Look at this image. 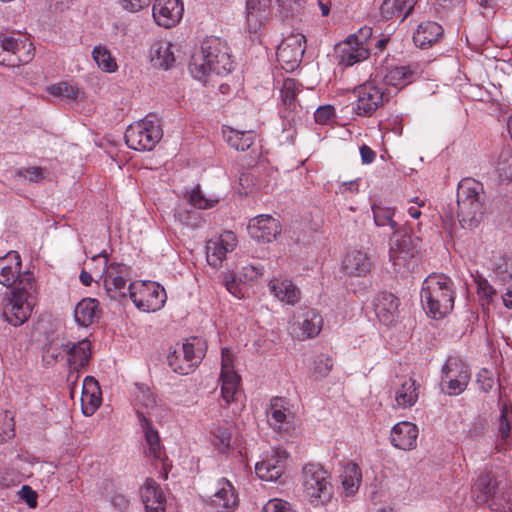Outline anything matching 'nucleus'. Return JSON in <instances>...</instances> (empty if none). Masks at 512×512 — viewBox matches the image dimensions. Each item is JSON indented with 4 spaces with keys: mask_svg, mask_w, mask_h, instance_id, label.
<instances>
[{
    "mask_svg": "<svg viewBox=\"0 0 512 512\" xmlns=\"http://www.w3.org/2000/svg\"><path fill=\"white\" fill-rule=\"evenodd\" d=\"M334 51L339 66L343 68L352 66V34L348 35L343 42L337 43Z\"/></svg>",
    "mask_w": 512,
    "mask_h": 512,
    "instance_id": "de8ad7c7",
    "label": "nucleus"
},
{
    "mask_svg": "<svg viewBox=\"0 0 512 512\" xmlns=\"http://www.w3.org/2000/svg\"><path fill=\"white\" fill-rule=\"evenodd\" d=\"M418 238L407 233L393 237L390 242L389 261L395 276L406 277L417 264Z\"/></svg>",
    "mask_w": 512,
    "mask_h": 512,
    "instance_id": "423d86ee",
    "label": "nucleus"
},
{
    "mask_svg": "<svg viewBox=\"0 0 512 512\" xmlns=\"http://www.w3.org/2000/svg\"><path fill=\"white\" fill-rule=\"evenodd\" d=\"M443 32L442 26L438 23L425 21L420 23L413 33V42L417 47L426 49L436 43L443 35Z\"/></svg>",
    "mask_w": 512,
    "mask_h": 512,
    "instance_id": "2f4dec72",
    "label": "nucleus"
},
{
    "mask_svg": "<svg viewBox=\"0 0 512 512\" xmlns=\"http://www.w3.org/2000/svg\"><path fill=\"white\" fill-rule=\"evenodd\" d=\"M354 97L357 98L356 113L359 115H371L387 100L383 90L370 82H364L354 88Z\"/></svg>",
    "mask_w": 512,
    "mask_h": 512,
    "instance_id": "dca6fc26",
    "label": "nucleus"
},
{
    "mask_svg": "<svg viewBox=\"0 0 512 512\" xmlns=\"http://www.w3.org/2000/svg\"><path fill=\"white\" fill-rule=\"evenodd\" d=\"M150 60L154 67L168 70L175 63V56L172 45L169 42L159 41L154 43L150 49Z\"/></svg>",
    "mask_w": 512,
    "mask_h": 512,
    "instance_id": "e433bc0d",
    "label": "nucleus"
},
{
    "mask_svg": "<svg viewBox=\"0 0 512 512\" xmlns=\"http://www.w3.org/2000/svg\"><path fill=\"white\" fill-rule=\"evenodd\" d=\"M287 453L284 450H276L274 455L256 463L257 476L264 481H276L284 472Z\"/></svg>",
    "mask_w": 512,
    "mask_h": 512,
    "instance_id": "4be33fe9",
    "label": "nucleus"
},
{
    "mask_svg": "<svg viewBox=\"0 0 512 512\" xmlns=\"http://www.w3.org/2000/svg\"><path fill=\"white\" fill-rule=\"evenodd\" d=\"M417 0H385L380 12L383 18L403 21L413 10Z\"/></svg>",
    "mask_w": 512,
    "mask_h": 512,
    "instance_id": "f704fd0d",
    "label": "nucleus"
},
{
    "mask_svg": "<svg viewBox=\"0 0 512 512\" xmlns=\"http://www.w3.org/2000/svg\"><path fill=\"white\" fill-rule=\"evenodd\" d=\"M374 41L371 27L361 26L358 28L354 33V65L369 58Z\"/></svg>",
    "mask_w": 512,
    "mask_h": 512,
    "instance_id": "c9c22d12",
    "label": "nucleus"
},
{
    "mask_svg": "<svg viewBox=\"0 0 512 512\" xmlns=\"http://www.w3.org/2000/svg\"><path fill=\"white\" fill-rule=\"evenodd\" d=\"M46 170L41 167L20 168L15 172V177L29 183H39L45 177Z\"/></svg>",
    "mask_w": 512,
    "mask_h": 512,
    "instance_id": "864d4df0",
    "label": "nucleus"
},
{
    "mask_svg": "<svg viewBox=\"0 0 512 512\" xmlns=\"http://www.w3.org/2000/svg\"><path fill=\"white\" fill-rule=\"evenodd\" d=\"M21 498L25 500L29 507L34 508L37 505V493L28 485L22 486L19 492Z\"/></svg>",
    "mask_w": 512,
    "mask_h": 512,
    "instance_id": "0e129e2a",
    "label": "nucleus"
},
{
    "mask_svg": "<svg viewBox=\"0 0 512 512\" xmlns=\"http://www.w3.org/2000/svg\"><path fill=\"white\" fill-rule=\"evenodd\" d=\"M303 486L312 504H323L332 496V487L327 478V471L320 464L309 463L304 466Z\"/></svg>",
    "mask_w": 512,
    "mask_h": 512,
    "instance_id": "9d476101",
    "label": "nucleus"
},
{
    "mask_svg": "<svg viewBox=\"0 0 512 512\" xmlns=\"http://www.w3.org/2000/svg\"><path fill=\"white\" fill-rule=\"evenodd\" d=\"M49 93L55 97H62L65 99L75 100L78 97L79 90L77 87L68 84L67 82H60L49 87Z\"/></svg>",
    "mask_w": 512,
    "mask_h": 512,
    "instance_id": "603ef678",
    "label": "nucleus"
},
{
    "mask_svg": "<svg viewBox=\"0 0 512 512\" xmlns=\"http://www.w3.org/2000/svg\"><path fill=\"white\" fill-rule=\"evenodd\" d=\"M103 260V284L109 298L121 300L129 296L127 281L130 278V268L123 263H108L105 251L92 257V261Z\"/></svg>",
    "mask_w": 512,
    "mask_h": 512,
    "instance_id": "6e6552de",
    "label": "nucleus"
},
{
    "mask_svg": "<svg viewBox=\"0 0 512 512\" xmlns=\"http://www.w3.org/2000/svg\"><path fill=\"white\" fill-rule=\"evenodd\" d=\"M137 417L147 445V450H145L146 455L152 457L153 459H161L163 454V447L158 431L154 429L151 421L144 415L143 412L138 411Z\"/></svg>",
    "mask_w": 512,
    "mask_h": 512,
    "instance_id": "c756f323",
    "label": "nucleus"
},
{
    "mask_svg": "<svg viewBox=\"0 0 512 512\" xmlns=\"http://www.w3.org/2000/svg\"><path fill=\"white\" fill-rule=\"evenodd\" d=\"M299 91H301V84L292 78L285 79L281 88V98L284 105L290 109H294Z\"/></svg>",
    "mask_w": 512,
    "mask_h": 512,
    "instance_id": "49530a36",
    "label": "nucleus"
},
{
    "mask_svg": "<svg viewBox=\"0 0 512 512\" xmlns=\"http://www.w3.org/2000/svg\"><path fill=\"white\" fill-rule=\"evenodd\" d=\"M124 137L129 148L151 151L162 138V130L155 116H147L129 125Z\"/></svg>",
    "mask_w": 512,
    "mask_h": 512,
    "instance_id": "0eeeda50",
    "label": "nucleus"
},
{
    "mask_svg": "<svg viewBox=\"0 0 512 512\" xmlns=\"http://www.w3.org/2000/svg\"><path fill=\"white\" fill-rule=\"evenodd\" d=\"M475 283L477 285V294L482 306L490 305L496 295V290L488 280L482 276H477L475 278Z\"/></svg>",
    "mask_w": 512,
    "mask_h": 512,
    "instance_id": "09e8293b",
    "label": "nucleus"
},
{
    "mask_svg": "<svg viewBox=\"0 0 512 512\" xmlns=\"http://www.w3.org/2000/svg\"><path fill=\"white\" fill-rule=\"evenodd\" d=\"M263 267L256 264L243 266L240 271V281L244 283L255 282L263 275Z\"/></svg>",
    "mask_w": 512,
    "mask_h": 512,
    "instance_id": "4d7b16f0",
    "label": "nucleus"
},
{
    "mask_svg": "<svg viewBox=\"0 0 512 512\" xmlns=\"http://www.w3.org/2000/svg\"><path fill=\"white\" fill-rule=\"evenodd\" d=\"M14 436V421L7 413L0 416V437L2 441Z\"/></svg>",
    "mask_w": 512,
    "mask_h": 512,
    "instance_id": "052dcab7",
    "label": "nucleus"
},
{
    "mask_svg": "<svg viewBox=\"0 0 512 512\" xmlns=\"http://www.w3.org/2000/svg\"><path fill=\"white\" fill-rule=\"evenodd\" d=\"M294 319L291 334L299 340L314 338L320 333L323 326L322 316L311 308H300Z\"/></svg>",
    "mask_w": 512,
    "mask_h": 512,
    "instance_id": "2eb2a0df",
    "label": "nucleus"
},
{
    "mask_svg": "<svg viewBox=\"0 0 512 512\" xmlns=\"http://www.w3.org/2000/svg\"><path fill=\"white\" fill-rule=\"evenodd\" d=\"M221 374L236 373L233 369V360L230 351L222 349Z\"/></svg>",
    "mask_w": 512,
    "mask_h": 512,
    "instance_id": "69168bd1",
    "label": "nucleus"
},
{
    "mask_svg": "<svg viewBox=\"0 0 512 512\" xmlns=\"http://www.w3.org/2000/svg\"><path fill=\"white\" fill-rule=\"evenodd\" d=\"M335 116V109L332 105L319 106L314 112L315 122L321 125L328 124Z\"/></svg>",
    "mask_w": 512,
    "mask_h": 512,
    "instance_id": "bf43d9fd",
    "label": "nucleus"
},
{
    "mask_svg": "<svg viewBox=\"0 0 512 512\" xmlns=\"http://www.w3.org/2000/svg\"><path fill=\"white\" fill-rule=\"evenodd\" d=\"M493 271L502 282L512 279V258L502 256L496 259L493 264Z\"/></svg>",
    "mask_w": 512,
    "mask_h": 512,
    "instance_id": "3c124183",
    "label": "nucleus"
},
{
    "mask_svg": "<svg viewBox=\"0 0 512 512\" xmlns=\"http://www.w3.org/2000/svg\"><path fill=\"white\" fill-rule=\"evenodd\" d=\"M222 282L227 291L237 299H242L245 295L244 286L240 281V276L236 277L233 273H223Z\"/></svg>",
    "mask_w": 512,
    "mask_h": 512,
    "instance_id": "8fccbe9b",
    "label": "nucleus"
},
{
    "mask_svg": "<svg viewBox=\"0 0 512 512\" xmlns=\"http://www.w3.org/2000/svg\"><path fill=\"white\" fill-rule=\"evenodd\" d=\"M263 512H296L292 505L282 499H270L264 506Z\"/></svg>",
    "mask_w": 512,
    "mask_h": 512,
    "instance_id": "13d9d810",
    "label": "nucleus"
},
{
    "mask_svg": "<svg viewBox=\"0 0 512 512\" xmlns=\"http://www.w3.org/2000/svg\"><path fill=\"white\" fill-rule=\"evenodd\" d=\"M187 200L193 207L198 209H209L219 202V198L217 197H206L202 193L199 184L187 193Z\"/></svg>",
    "mask_w": 512,
    "mask_h": 512,
    "instance_id": "a18cd8bd",
    "label": "nucleus"
},
{
    "mask_svg": "<svg viewBox=\"0 0 512 512\" xmlns=\"http://www.w3.org/2000/svg\"><path fill=\"white\" fill-rule=\"evenodd\" d=\"M62 352L68 357L70 367L79 370L88 365L91 358V343L88 339L61 343Z\"/></svg>",
    "mask_w": 512,
    "mask_h": 512,
    "instance_id": "b1692460",
    "label": "nucleus"
},
{
    "mask_svg": "<svg viewBox=\"0 0 512 512\" xmlns=\"http://www.w3.org/2000/svg\"><path fill=\"white\" fill-rule=\"evenodd\" d=\"M21 258L18 252L10 251L0 258V283L6 287H20L24 273H20Z\"/></svg>",
    "mask_w": 512,
    "mask_h": 512,
    "instance_id": "5701e85b",
    "label": "nucleus"
},
{
    "mask_svg": "<svg viewBox=\"0 0 512 512\" xmlns=\"http://www.w3.org/2000/svg\"><path fill=\"white\" fill-rule=\"evenodd\" d=\"M485 211L484 186L474 178H463L457 187L456 216L464 229L477 227Z\"/></svg>",
    "mask_w": 512,
    "mask_h": 512,
    "instance_id": "7ed1b4c3",
    "label": "nucleus"
},
{
    "mask_svg": "<svg viewBox=\"0 0 512 512\" xmlns=\"http://www.w3.org/2000/svg\"><path fill=\"white\" fill-rule=\"evenodd\" d=\"M236 237L233 232H224L219 238L211 239L206 244V258L209 265L219 267L228 252L234 250Z\"/></svg>",
    "mask_w": 512,
    "mask_h": 512,
    "instance_id": "412c9836",
    "label": "nucleus"
},
{
    "mask_svg": "<svg viewBox=\"0 0 512 512\" xmlns=\"http://www.w3.org/2000/svg\"><path fill=\"white\" fill-rule=\"evenodd\" d=\"M361 162L363 164H371L376 158V152L366 144L359 147Z\"/></svg>",
    "mask_w": 512,
    "mask_h": 512,
    "instance_id": "774afa93",
    "label": "nucleus"
},
{
    "mask_svg": "<svg viewBox=\"0 0 512 512\" xmlns=\"http://www.w3.org/2000/svg\"><path fill=\"white\" fill-rule=\"evenodd\" d=\"M420 297L427 314L442 319L454 308V283L444 274H431L422 283Z\"/></svg>",
    "mask_w": 512,
    "mask_h": 512,
    "instance_id": "f03ea898",
    "label": "nucleus"
},
{
    "mask_svg": "<svg viewBox=\"0 0 512 512\" xmlns=\"http://www.w3.org/2000/svg\"><path fill=\"white\" fill-rule=\"evenodd\" d=\"M305 42V36L301 34L291 35L281 42L276 56L283 69L292 72L299 66L305 52Z\"/></svg>",
    "mask_w": 512,
    "mask_h": 512,
    "instance_id": "4468645a",
    "label": "nucleus"
},
{
    "mask_svg": "<svg viewBox=\"0 0 512 512\" xmlns=\"http://www.w3.org/2000/svg\"><path fill=\"white\" fill-rule=\"evenodd\" d=\"M415 72L409 66H398L388 69L384 76L387 85L402 89L414 80Z\"/></svg>",
    "mask_w": 512,
    "mask_h": 512,
    "instance_id": "a19ab883",
    "label": "nucleus"
},
{
    "mask_svg": "<svg viewBox=\"0 0 512 512\" xmlns=\"http://www.w3.org/2000/svg\"><path fill=\"white\" fill-rule=\"evenodd\" d=\"M418 428L415 424L403 421L394 425L391 430V443L402 450H412L416 447Z\"/></svg>",
    "mask_w": 512,
    "mask_h": 512,
    "instance_id": "bb28decb",
    "label": "nucleus"
},
{
    "mask_svg": "<svg viewBox=\"0 0 512 512\" xmlns=\"http://www.w3.org/2000/svg\"><path fill=\"white\" fill-rule=\"evenodd\" d=\"M36 284L32 273L26 271L20 280V287H15L3 299L2 316L9 324L20 326L31 315L35 304Z\"/></svg>",
    "mask_w": 512,
    "mask_h": 512,
    "instance_id": "20e7f679",
    "label": "nucleus"
},
{
    "mask_svg": "<svg viewBox=\"0 0 512 512\" xmlns=\"http://www.w3.org/2000/svg\"><path fill=\"white\" fill-rule=\"evenodd\" d=\"M470 376L468 366L461 359L449 357L442 368V390L450 395H459L466 389Z\"/></svg>",
    "mask_w": 512,
    "mask_h": 512,
    "instance_id": "ddd939ff",
    "label": "nucleus"
},
{
    "mask_svg": "<svg viewBox=\"0 0 512 512\" xmlns=\"http://www.w3.org/2000/svg\"><path fill=\"white\" fill-rule=\"evenodd\" d=\"M269 290L278 300L288 305L297 304L301 298L300 290L287 279L270 281Z\"/></svg>",
    "mask_w": 512,
    "mask_h": 512,
    "instance_id": "72a5a7b5",
    "label": "nucleus"
},
{
    "mask_svg": "<svg viewBox=\"0 0 512 512\" xmlns=\"http://www.w3.org/2000/svg\"><path fill=\"white\" fill-rule=\"evenodd\" d=\"M152 0H120L122 7L130 12H138L150 5Z\"/></svg>",
    "mask_w": 512,
    "mask_h": 512,
    "instance_id": "e2e57ef3",
    "label": "nucleus"
},
{
    "mask_svg": "<svg viewBox=\"0 0 512 512\" xmlns=\"http://www.w3.org/2000/svg\"><path fill=\"white\" fill-rule=\"evenodd\" d=\"M221 394L226 403L235 399L239 390L240 377L236 373L220 374Z\"/></svg>",
    "mask_w": 512,
    "mask_h": 512,
    "instance_id": "37998d69",
    "label": "nucleus"
},
{
    "mask_svg": "<svg viewBox=\"0 0 512 512\" xmlns=\"http://www.w3.org/2000/svg\"><path fill=\"white\" fill-rule=\"evenodd\" d=\"M233 69V62L226 43L219 38H209L202 42L200 51L193 54L189 71L196 79L210 73L226 75Z\"/></svg>",
    "mask_w": 512,
    "mask_h": 512,
    "instance_id": "f257e3e1",
    "label": "nucleus"
},
{
    "mask_svg": "<svg viewBox=\"0 0 512 512\" xmlns=\"http://www.w3.org/2000/svg\"><path fill=\"white\" fill-rule=\"evenodd\" d=\"M184 6L181 0H155L152 16L159 26L171 28L182 18Z\"/></svg>",
    "mask_w": 512,
    "mask_h": 512,
    "instance_id": "f3484780",
    "label": "nucleus"
},
{
    "mask_svg": "<svg viewBox=\"0 0 512 512\" xmlns=\"http://www.w3.org/2000/svg\"><path fill=\"white\" fill-rule=\"evenodd\" d=\"M92 57L99 68L106 72L117 70V64L110 51L104 46H95L92 51Z\"/></svg>",
    "mask_w": 512,
    "mask_h": 512,
    "instance_id": "c03bdc74",
    "label": "nucleus"
},
{
    "mask_svg": "<svg viewBox=\"0 0 512 512\" xmlns=\"http://www.w3.org/2000/svg\"><path fill=\"white\" fill-rule=\"evenodd\" d=\"M138 393L136 395L137 402L150 411L154 410L157 406V401L154 393L150 390L149 387L144 385H137Z\"/></svg>",
    "mask_w": 512,
    "mask_h": 512,
    "instance_id": "5fc2aeb1",
    "label": "nucleus"
},
{
    "mask_svg": "<svg viewBox=\"0 0 512 512\" xmlns=\"http://www.w3.org/2000/svg\"><path fill=\"white\" fill-rule=\"evenodd\" d=\"M293 414L287 407L284 398L275 397L270 402L268 423L275 431H288L291 427Z\"/></svg>",
    "mask_w": 512,
    "mask_h": 512,
    "instance_id": "393cba45",
    "label": "nucleus"
},
{
    "mask_svg": "<svg viewBox=\"0 0 512 512\" xmlns=\"http://www.w3.org/2000/svg\"><path fill=\"white\" fill-rule=\"evenodd\" d=\"M271 0H247L246 23L250 32L256 33L267 21Z\"/></svg>",
    "mask_w": 512,
    "mask_h": 512,
    "instance_id": "a878e982",
    "label": "nucleus"
},
{
    "mask_svg": "<svg viewBox=\"0 0 512 512\" xmlns=\"http://www.w3.org/2000/svg\"><path fill=\"white\" fill-rule=\"evenodd\" d=\"M129 297L135 306L144 312L160 310L167 299L165 289L156 282L131 283L128 285Z\"/></svg>",
    "mask_w": 512,
    "mask_h": 512,
    "instance_id": "1a4fd4ad",
    "label": "nucleus"
},
{
    "mask_svg": "<svg viewBox=\"0 0 512 512\" xmlns=\"http://www.w3.org/2000/svg\"><path fill=\"white\" fill-rule=\"evenodd\" d=\"M217 512H232L239 505L238 495L232 483L226 478L218 480L215 493L207 500Z\"/></svg>",
    "mask_w": 512,
    "mask_h": 512,
    "instance_id": "a211bd4d",
    "label": "nucleus"
},
{
    "mask_svg": "<svg viewBox=\"0 0 512 512\" xmlns=\"http://www.w3.org/2000/svg\"><path fill=\"white\" fill-rule=\"evenodd\" d=\"M211 433L214 438L213 444L219 452L225 453L231 448V425L228 423L217 425L211 430Z\"/></svg>",
    "mask_w": 512,
    "mask_h": 512,
    "instance_id": "79ce46f5",
    "label": "nucleus"
},
{
    "mask_svg": "<svg viewBox=\"0 0 512 512\" xmlns=\"http://www.w3.org/2000/svg\"><path fill=\"white\" fill-rule=\"evenodd\" d=\"M248 232L253 239L269 243L280 234L281 226L271 215H258L250 220Z\"/></svg>",
    "mask_w": 512,
    "mask_h": 512,
    "instance_id": "aec40b11",
    "label": "nucleus"
},
{
    "mask_svg": "<svg viewBox=\"0 0 512 512\" xmlns=\"http://www.w3.org/2000/svg\"><path fill=\"white\" fill-rule=\"evenodd\" d=\"M477 382L480 384V389L484 392H489L494 386V379L488 375L487 370L479 373Z\"/></svg>",
    "mask_w": 512,
    "mask_h": 512,
    "instance_id": "338daca9",
    "label": "nucleus"
},
{
    "mask_svg": "<svg viewBox=\"0 0 512 512\" xmlns=\"http://www.w3.org/2000/svg\"><path fill=\"white\" fill-rule=\"evenodd\" d=\"M419 385L410 377H397L394 382L395 402L398 407H412L418 400Z\"/></svg>",
    "mask_w": 512,
    "mask_h": 512,
    "instance_id": "cd10ccee",
    "label": "nucleus"
},
{
    "mask_svg": "<svg viewBox=\"0 0 512 512\" xmlns=\"http://www.w3.org/2000/svg\"><path fill=\"white\" fill-rule=\"evenodd\" d=\"M399 304V299L393 293L381 291L373 299L374 313L382 324L392 325L397 320Z\"/></svg>",
    "mask_w": 512,
    "mask_h": 512,
    "instance_id": "6ab92c4d",
    "label": "nucleus"
},
{
    "mask_svg": "<svg viewBox=\"0 0 512 512\" xmlns=\"http://www.w3.org/2000/svg\"><path fill=\"white\" fill-rule=\"evenodd\" d=\"M224 137L231 148L238 151H245L251 147L255 140V132L252 130L240 131L228 128L223 131Z\"/></svg>",
    "mask_w": 512,
    "mask_h": 512,
    "instance_id": "ea45409f",
    "label": "nucleus"
},
{
    "mask_svg": "<svg viewBox=\"0 0 512 512\" xmlns=\"http://www.w3.org/2000/svg\"><path fill=\"white\" fill-rule=\"evenodd\" d=\"M101 310L96 299L84 298L74 309L75 321L83 327H88L100 319Z\"/></svg>",
    "mask_w": 512,
    "mask_h": 512,
    "instance_id": "473e14b6",
    "label": "nucleus"
},
{
    "mask_svg": "<svg viewBox=\"0 0 512 512\" xmlns=\"http://www.w3.org/2000/svg\"><path fill=\"white\" fill-rule=\"evenodd\" d=\"M374 223L378 227H386L389 226L393 231L394 237L401 235L400 226L396 220H394V216L396 213L395 207L385 206L382 203L372 204L371 206Z\"/></svg>",
    "mask_w": 512,
    "mask_h": 512,
    "instance_id": "4c0bfd02",
    "label": "nucleus"
},
{
    "mask_svg": "<svg viewBox=\"0 0 512 512\" xmlns=\"http://www.w3.org/2000/svg\"><path fill=\"white\" fill-rule=\"evenodd\" d=\"M375 268V262L367 251L354 252V278L359 277L362 280L357 283L360 290H366L373 285L372 271ZM354 286L356 283L354 282Z\"/></svg>",
    "mask_w": 512,
    "mask_h": 512,
    "instance_id": "c85d7f7f",
    "label": "nucleus"
},
{
    "mask_svg": "<svg viewBox=\"0 0 512 512\" xmlns=\"http://www.w3.org/2000/svg\"><path fill=\"white\" fill-rule=\"evenodd\" d=\"M141 497L147 512H164L166 499L160 486L153 479H146Z\"/></svg>",
    "mask_w": 512,
    "mask_h": 512,
    "instance_id": "7c9ffc66",
    "label": "nucleus"
},
{
    "mask_svg": "<svg viewBox=\"0 0 512 512\" xmlns=\"http://www.w3.org/2000/svg\"><path fill=\"white\" fill-rule=\"evenodd\" d=\"M333 367L332 359L326 355H319L314 360L312 374L315 379L326 377Z\"/></svg>",
    "mask_w": 512,
    "mask_h": 512,
    "instance_id": "6e6d98bb",
    "label": "nucleus"
},
{
    "mask_svg": "<svg viewBox=\"0 0 512 512\" xmlns=\"http://www.w3.org/2000/svg\"><path fill=\"white\" fill-rule=\"evenodd\" d=\"M511 423L512 407L510 404H505L498 419V439L495 444V450L498 453L507 449L508 440L511 436Z\"/></svg>",
    "mask_w": 512,
    "mask_h": 512,
    "instance_id": "58836bf2",
    "label": "nucleus"
},
{
    "mask_svg": "<svg viewBox=\"0 0 512 512\" xmlns=\"http://www.w3.org/2000/svg\"><path fill=\"white\" fill-rule=\"evenodd\" d=\"M86 402H88V405L84 406L83 412L85 415H91L101 403L100 393H88L82 395V403L85 404Z\"/></svg>",
    "mask_w": 512,
    "mask_h": 512,
    "instance_id": "680f3d73",
    "label": "nucleus"
},
{
    "mask_svg": "<svg viewBox=\"0 0 512 512\" xmlns=\"http://www.w3.org/2000/svg\"><path fill=\"white\" fill-rule=\"evenodd\" d=\"M32 44L26 39L14 35H0V64L18 67L32 59Z\"/></svg>",
    "mask_w": 512,
    "mask_h": 512,
    "instance_id": "f8f14e48",
    "label": "nucleus"
},
{
    "mask_svg": "<svg viewBox=\"0 0 512 512\" xmlns=\"http://www.w3.org/2000/svg\"><path fill=\"white\" fill-rule=\"evenodd\" d=\"M472 496L477 504H486L494 511L511 508V492L507 481L491 472L477 478L472 486Z\"/></svg>",
    "mask_w": 512,
    "mask_h": 512,
    "instance_id": "39448f33",
    "label": "nucleus"
},
{
    "mask_svg": "<svg viewBox=\"0 0 512 512\" xmlns=\"http://www.w3.org/2000/svg\"><path fill=\"white\" fill-rule=\"evenodd\" d=\"M180 347L183 353L182 362H178L177 352H169L167 361L169 367L174 372L181 375H187L191 373L204 358L207 345L204 339L191 337L186 339Z\"/></svg>",
    "mask_w": 512,
    "mask_h": 512,
    "instance_id": "9b49d317",
    "label": "nucleus"
}]
</instances>
